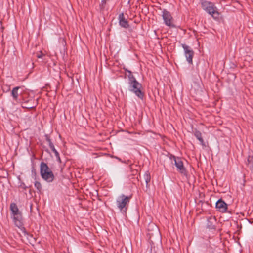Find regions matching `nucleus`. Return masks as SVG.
Segmentation results:
<instances>
[{"instance_id":"13","label":"nucleus","mask_w":253,"mask_h":253,"mask_svg":"<svg viewBox=\"0 0 253 253\" xmlns=\"http://www.w3.org/2000/svg\"><path fill=\"white\" fill-rule=\"evenodd\" d=\"M10 209L12 215L20 213L17 206V205L15 203H11L10 206Z\"/></svg>"},{"instance_id":"6","label":"nucleus","mask_w":253,"mask_h":253,"mask_svg":"<svg viewBox=\"0 0 253 253\" xmlns=\"http://www.w3.org/2000/svg\"><path fill=\"white\" fill-rule=\"evenodd\" d=\"M162 17L165 24L169 27H174V25L171 23L172 17L171 14L167 10L164 9L162 11Z\"/></svg>"},{"instance_id":"18","label":"nucleus","mask_w":253,"mask_h":253,"mask_svg":"<svg viewBox=\"0 0 253 253\" xmlns=\"http://www.w3.org/2000/svg\"><path fill=\"white\" fill-rule=\"evenodd\" d=\"M128 85L131 84L135 83L138 82V81L136 80L135 77L133 75V74L131 75H128Z\"/></svg>"},{"instance_id":"27","label":"nucleus","mask_w":253,"mask_h":253,"mask_svg":"<svg viewBox=\"0 0 253 253\" xmlns=\"http://www.w3.org/2000/svg\"><path fill=\"white\" fill-rule=\"evenodd\" d=\"M43 56V54L41 53V54H38L37 57L38 58H42V56Z\"/></svg>"},{"instance_id":"24","label":"nucleus","mask_w":253,"mask_h":253,"mask_svg":"<svg viewBox=\"0 0 253 253\" xmlns=\"http://www.w3.org/2000/svg\"><path fill=\"white\" fill-rule=\"evenodd\" d=\"M20 187L25 190H26L27 188V186L25 185V184L24 183H22L20 185Z\"/></svg>"},{"instance_id":"2","label":"nucleus","mask_w":253,"mask_h":253,"mask_svg":"<svg viewBox=\"0 0 253 253\" xmlns=\"http://www.w3.org/2000/svg\"><path fill=\"white\" fill-rule=\"evenodd\" d=\"M40 174L42 178L47 182L54 181L55 176L46 163L42 162L40 164Z\"/></svg>"},{"instance_id":"23","label":"nucleus","mask_w":253,"mask_h":253,"mask_svg":"<svg viewBox=\"0 0 253 253\" xmlns=\"http://www.w3.org/2000/svg\"><path fill=\"white\" fill-rule=\"evenodd\" d=\"M32 175H33L35 177H36V169L34 168H33L32 169Z\"/></svg>"},{"instance_id":"21","label":"nucleus","mask_w":253,"mask_h":253,"mask_svg":"<svg viewBox=\"0 0 253 253\" xmlns=\"http://www.w3.org/2000/svg\"><path fill=\"white\" fill-rule=\"evenodd\" d=\"M34 185L36 188L37 189L38 192H40L42 189V185L40 183V182L38 181H36L34 183Z\"/></svg>"},{"instance_id":"5","label":"nucleus","mask_w":253,"mask_h":253,"mask_svg":"<svg viewBox=\"0 0 253 253\" xmlns=\"http://www.w3.org/2000/svg\"><path fill=\"white\" fill-rule=\"evenodd\" d=\"M181 46L184 49V55L186 61L189 64H193V58L194 56V51L188 45L185 44H181Z\"/></svg>"},{"instance_id":"15","label":"nucleus","mask_w":253,"mask_h":253,"mask_svg":"<svg viewBox=\"0 0 253 253\" xmlns=\"http://www.w3.org/2000/svg\"><path fill=\"white\" fill-rule=\"evenodd\" d=\"M20 88L19 86H17L13 88V89L11 91V96H12L13 99L15 101H16L18 99V90Z\"/></svg>"},{"instance_id":"7","label":"nucleus","mask_w":253,"mask_h":253,"mask_svg":"<svg viewBox=\"0 0 253 253\" xmlns=\"http://www.w3.org/2000/svg\"><path fill=\"white\" fill-rule=\"evenodd\" d=\"M118 19L119 24L121 27L128 28L129 27L128 22L126 18L125 17L124 14L123 12L119 14Z\"/></svg>"},{"instance_id":"16","label":"nucleus","mask_w":253,"mask_h":253,"mask_svg":"<svg viewBox=\"0 0 253 253\" xmlns=\"http://www.w3.org/2000/svg\"><path fill=\"white\" fill-rule=\"evenodd\" d=\"M144 178L146 182V185L147 187H149V183L150 181L151 180V175L150 174L147 172L144 174Z\"/></svg>"},{"instance_id":"14","label":"nucleus","mask_w":253,"mask_h":253,"mask_svg":"<svg viewBox=\"0 0 253 253\" xmlns=\"http://www.w3.org/2000/svg\"><path fill=\"white\" fill-rule=\"evenodd\" d=\"M194 135L196 137V138L200 142L201 144L203 146H205V144L203 139L202 138V134L201 132L197 130H196L194 131Z\"/></svg>"},{"instance_id":"1","label":"nucleus","mask_w":253,"mask_h":253,"mask_svg":"<svg viewBox=\"0 0 253 253\" xmlns=\"http://www.w3.org/2000/svg\"><path fill=\"white\" fill-rule=\"evenodd\" d=\"M131 195L126 196L124 194L120 195L116 199V205L118 209L123 213H126L127 211Z\"/></svg>"},{"instance_id":"9","label":"nucleus","mask_w":253,"mask_h":253,"mask_svg":"<svg viewBox=\"0 0 253 253\" xmlns=\"http://www.w3.org/2000/svg\"><path fill=\"white\" fill-rule=\"evenodd\" d=\"M175 167L177 168V170L182 174L187 176V171L184 167L183 163L182 160H180L177 164L176 165Z\"/></svg>"},{"instance_id":"3","label":"nucleus","mask_w":253,"mask_h":253,"mask_svg":"<svg viewBox=\"0 0 253 253\" xmlns=\"http://www.w3.org/2000/svg\"><path fill=\"white\" fill-rule=\"evenodd\" d=\"M202 8L209 14L211 15L214 18H217L219 13L217 10L214 4L207 1H203L201 3Z\"/></svg>"},{"instance_id":"22","label":"nucleus","mask_w":253,"mask_h":253,"mask_svg":"<svg viewBox=\"0 0 253 253\" xmlns=\"http://www.w3.org/2000/svg\"><path fill=\"white\" fill-rule=\"evenodd\" d=\"M110 0H101V4H102V6H104V5L107 2H108L109 1H110Z\"/></svg>"},{"instance_id":"10","label":"nucleus","mask_w":253,"mask_h":253,"mask_svg":"<svg viewBox=\"0 0 253 253\" xmlns=\"http://www.w3.org/2000/svg\"><path fill=\"white\" fill-rule=\"evenodd\" d=\"M216 219L215 217L211 216L207 219V227L210 229H214L215 228V224Z\"/></svg>"},{"instance_id":"4","label":"nucleus","mask_w":253,"mask_h":253,"mask_svg":"<svg viewBox=\"0 0 253 253\" xmlns=\"http://www.w3.org/2000/svg\"><path fill=\"white\" fill-rule=\"evenodd\" d=\"M142 84L138 82L128 85V90L134 93L139 99L143 100L144 93L142 91Z\"/></svg>"},{"instance_id":"8","label":"nucleus","mask_w":253,"mask_h":253,"mask_svg":"<svg viewBox=\"0 0 253 253\" xmlns=\"http://www.w3.org/2000/svg\"><path fill=\"white\" fill-rule=\"evenodd\" d=\"M215 207L219 211L225 212L227 209V205L223 200L220 199L216 202Z\"/></svg>"},{"instance_id":"17","label":"nucleus","mask_w":253,"mask_h":253,"mask_svg":"<svg viewBox=\"0 0 253 253\" xmlns=\"http://www.w3.org/2000/svg\"><path fill=\"white\" fill-rule=\"evenodd\" d=\"M169 159L171 161V163L173 164V162H174V164L175 166L178 163L181 159L179 157H176L175 156L172 155V154H170L169 156Z\"/></svg>"},{"instance_id":"11","label":"nucleus","mask_w":253,"mask_h":253,"mask_svg":"<svg viewBox=\"0 0 253 253\" xmlns=\"http://www.w3.org/2000/svg\"><path fill=\"white\" fill-rule=\"evenodd\" d=\"M13 216L15 225L18 227H21L23 225V224L22 222V217L21 212L17 214L14 215H13Z\"/></svg>"},{"instance_id":"25","label":"nucleus","mask_w":253,"mask_h":253,"mask_svg":"<svg viewBox=\"0 0 253 253\" xmlns=\"http://www.w3.org/2000/svg\"><path fill=\"white\" fill-rule=\"evenodd\" d=\"M56 159H57V160L60 163H61V159H60V155H59V153H58V155H57V156H55Z\"/></svg>"},{"instance_id":"12","label":"nucleus","mask_w":253,"mask_h":253,"mask_svg":"<svg viewBox=\"0 0 253 253\" xmlns=\"http://www.w3.org/2000/svg\"><path fill=\"white\" fill-rule=\"evenodd\" d=\"M44 136L45 137V140L48 143V145H49L50 148L51 149V150L53 151V152L54 153L55 156L58 155V152L55 149L54 145L51 142V140L50 139V137H49L48 135L45 134Z\"/></svg>"},{"instance_id":"26","label":"nucleus","mask_w":253,"mask_h":253,"mask_svg":"<svg viewBox=\"0 0 253 253\" xmlns=\"http://www.w3.org/2000/svg\"><path fill=\"white\" fill-rule=\"evenodd\" d=\"M124 69H125V71L126 72H127V73H128V75L132 74V73L131 71H130V70H128V69H126V68H124Z\"/></svg>"},{"instance_id":"20","label":"nucleus","mask_w":253,"mask_h":253,"mask_svg":"<svg viewBox=\"0 0 253 253\" xmlns=\"http://www.w3.org/2000/svg\"><path fill=\"white\" fill-rule=\"evenodd\" d=\"M30 101H28L27 102H25L22 104V107L24 108L27 109H32L35 107L36 106H31L28 104V102Z\"/></svg>"},{"instance_id":"19","label":"nucleus","mask_w":253,"mask_h":253,"mask_svg":"<svg viewBox=\"0 0 253 253\" xmlns=\"http://www.w3.org/2000/svg\"><path fill=\"white\" fill-rule=\"evenodd\" d=\"M247 164L251 169L253 168V156L248 157Z\"/></svg>"}]
</instances>
